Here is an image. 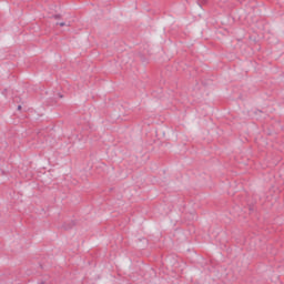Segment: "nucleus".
Returning a JSON list of instances; mask_svg holds the SVG:
<instances>
[{"label": "nucleus", "instance_id": "1", "mask_svg": "<svg viewBox=\"0 0 284 284\" xmlns=\"http://www.w3.org/2000/svg\"><path fill=\"white\" fill-rule=\"evenodd\" d=\"M58 26H60V28H63L64 26H70V24H68L65 22H59Z\"/></svg>", "mask_w": 284, "mask_h": 284}]
</instances>
